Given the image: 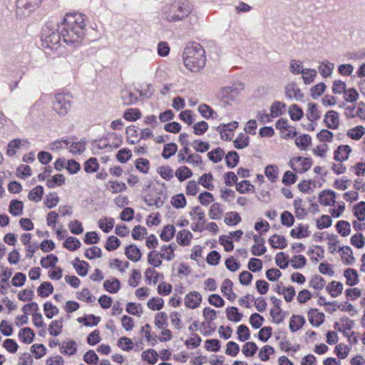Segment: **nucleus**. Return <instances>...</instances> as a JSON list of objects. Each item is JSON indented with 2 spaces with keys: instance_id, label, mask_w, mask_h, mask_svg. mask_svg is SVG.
<instances>
[{
  "instance_id": "obj_60",
  "label": "nucleus",
  "mask_w": 365,
  "mask_h": 365,
  "mask_svg": "<svg viewBox=\"0 0 365 365\" xmlns=\"http://www.w3.org/2000/svg\"><path fill=\"white\" fill-rule=\"evenodd\" d=\"M43 190L41 185H37L29 192L28 198L36 202H40L43 197Z\"/></svg>"
},
{
  "instance_id": "obj_61",
  "label": "nucleus",
  "mask_w": 365,
  "mask_h": 365,
  "mask_svg": "<svg viewBox=\"0 0 365 365\" xmlns=\"http://www.w3.org/2000/svg\"><path fill=\"white\" fill-rule=\"evenodd\" d=\"M53 292V285L48 282H44L41 284L37 289L38 296L41 297H47Z\"/></svg>"
},
{
  "instance_id": "obj_63",
  "label": "nucleus",
  "mask_w": 365,
  "mask_h": 365,
  "mask_svg": "<svg viewBox=\"0 0 365 365\" xmlns=\"http://www.w3.org/2000/svg\"><path fill=\"white\" fill-rule=\"evenodd\" d=\"M334 137V133L329 130L325 128L321 130L317 134V140L321 143H324V144L326 143H331L333 141Z\"/></svg>"
},
{
  "instance_id": "obj_13",
  "label": "nucleus",
  "mask_w": 365,
  "mask_h": 365,
  "mask_svg": "<svg viewBox=\"0 0 365 365\" xmlns=\"http://www.w3.org/2000/svg\"><path fill=\"white\" fill-rule=\"evenodd\" d=\"M202 301L201 294L197 291L188 292L184 297V304L190 309H195L200 307Z\"/></svg>"
},
{
  "instance_id": "obj_25",
  "label": "nucleus",
  "mask_w": 365,
  "mask_h": 365,
  "mask_svg": "<svg viewBox=\"0 0 365 365\" xmlns=\"http://www.w3.org/2000/svg\"><path fill=\"white\" fill-rule=\"evenodd\" d=\"M141 360L148 364H155L159 358L158 353L153 349H148L141 353Z\"/></svg>"
},
{
  "instance_id": "obj_2",
  "label": "nucleus",
  "mask_w": 365,
  "mask_h": 365,
  "mask_svg": "<svg viewBox=\"0 0 365 365\" xmlns=\"http://www.w3.org/2000/svg\"><path fill=\"white\" fill-rule=\"evenodd\" d=\"M182 58L187 70L199 72L205 65V51L200 44L193 43L185 48Z\"/></svg>"
},
{
  "instance_id": "obj_34",
  "label": "nucleus",
  "mask_w": 365,
  "mask_h": 365,
  "mask_svg": "<svg viewBox=\"0 0 365 365\" xmlns=\"http://www.w3.org/2000/svg\"><path fill=\"white\" fill-rule=\"evenodd\" d=\"M365 135V128L362 125L349 129L346 132V136L354 140H359Z\"/></svg>"
},
{
  "instance_id": "obj_4",
  "label": "nucleus",
  "mask_w": 365,
  "mask_h": 365,
  "mask_svg": "<svg viewBox=\"0 0 365 365\" xmlns=\"http://www.w3.org/2000/svg\"><path fill=\"white\" fill-rule=\"evenodd\" d=\"M61 33L56 31V26L48 23L43 29L41 35L42 46L53 51L58 49L61 41Z\"/></svg>"
},
{
  "instance_id": "obj_39",
  "label": "nucleus",
  "mask_w": 365,
  "mask_h": 365,
  "mask_svg": "<svg viewBox=\"0 0 365 365\" xmlns=\"http://www.w3.org/2000/svg\"><path fill=\"white\" fill-rule=\"evenodd\" d=\"M198 112L206 119L217 118V113L208 105L202 103L197 108Z\"/></svg>"
},
{
  "instance_id": "obj_32",
  "label": "nucleus",
  "mask_w": 365,
  "mask_h": 365,
  "mask_svg": "<svg viewBox=\"0 0 365 365\" xmlns=\"http://www.w3.org/2000/svg\"><path fill=\"white\" fill-rule=\"evenodd\" d=\"M290 235L293 238L302 239L309 235L308 227L304 225H299L291 230Z\"/></svg>"
},
{
  "instance_id": "obj_35",
  "label": "nucleus",
  "mask_w": 365,
  "mask_h": 365,
  "mask_svg": "<svg viewBox=\"0 0 365 365\" xmlns=\"http://www.w3.org/2000/svg\"><path fill=\"white\" fill-rule=\"evenodd\" d=\"M223 210L219 202L212 203L208 211V216L211 220H217L222 218Z\"/></svg>"
},
{
  "instance_id": "obj_3",
  "label": "nucleus",
  "mask_w": 365,
  "mask_h": 365,
  "mask_svg": "<svg viewBox=\"0 0 365 365\" xmlns=\"http://www.w3.org/2000/svg\"><path fill=\"white\" fill-rule=\"evenodd\" d=\"M192 11V5L187 1H182L165 6L163 10V16L169 21H178L186 18Z\"/></svg>"
},
{
  "instance_id": "obj_51",
  "label": "nucleus",
  "mask_w": 365,
  "mask_h": 365,
  "mask_svg": "<svg viewBox=\"0 0 365 365\" xmlns=\"http://www.w3.org/2000/svg\"><path fill=\"white\" fill-rule=\"evenodd\" d=\"M108 190L112 193H120L122 192H125L128 187L126 184L123 182L118 181V180H110L108 182Z\"/></svg>"
},
{
  "instance_id": "obj_45",
  "label": "nucleus",
  "mask_w": 365,
  "mask_h": 365,
  "mask_svg": "<svg viewBox=\"0 0 365 365\" xmlns=\"http://www.w3.org/2000/svg\"><path fill=\"white\" fill-rule=\"evenodd\" d=\"M35 334L31 328L25 327L19 332L20 340L25 344H31L34 338Z\"/></svg>"
},
{
  "instance_id": "obj_55",
  "label": "nucleus",
  "mask_w": 365,
  "mask_h": 365,
  "mask_svg": "<svg viewBox=\"0 0 365 365\" xmlns=\"http://www.w3.org/2000/svg\"><path fill=\"white\" fill-rule=\"evenodd\" d=\"M148 262L153 267H159L163 264V259L157 250H153L148 254Z\"/></svg>"
},
{
  "instance_id": "obj_10",
  "label": "nucleus",
  "mask_w": 365,
  "mask_h": 365,
  "mask_svg": "<svg viewBox=\"0 0 365 365\" xmlns=\"http://www.w3.org/2000/svg\"><path fill=\"white\" fill-rule=\"evenodd\" d=\"M307 317L312 327L318 328L324 323L326 316L319 309L311 307L307 311Z\"/></svg>"
},
{
  "instance_id": "obj_9",
  "label": "nucleus",
  "mask_w": 365,
  "mask_h": 365,
  "mask_svg": "<svg viewBox=\"0 0 365 365\" xmlns=\"http://www.w3.org/2000/svg\"><path fill=\"white\" fill-rule=\"evenodd\" d=\"M289 165L295 172L304 173L311 168L312 160L309 158L302 156L294 157L289 160Z\"/></svg>"
},
{
  "instance_id": "obj_21",
  "label": "nucleus",
  "mask_w": 365,
  "mask_h": 365,
  "mask_svg": "<svg viewBox=\"0 0 365 365\" xmlns=\"http://www.w3.org/2000/svg\"><path fill=\"white\" fill-rule=\"evenodd\" d=\"M343 275L346 279V284L349 287H354L359 282L358 272L354 268L346 269L344 271Z\"/></svg>"
},
{
  "instance_id": "obj_18",
  "label": "nucleus",
  "mask_w": 365,
  "mask_h": 365,
  "mask_svg": "<svg viewBox=\"0 0 365 365\" xmlns=\"http://www.w3.org/2000/svg\"><path fill=\"white\" fill-rule=\"evenodd\" d=\"M177 245L173 243L169 245H163L160 247V250L158 252H159L162 259L170 262L173 260L175 257V251Z\"/></svg>"
},
{
  "instance_id": "obj_11",
  "label": "nucleus",
  "mask_w": 365,
  "mask_h": 365,
  "mask_svg": "<svg viewBox=\"0 0 365 365\" xmlns=\"http://www.w3.org/2000/svg\"><path fill=\"white\" fill-rule=\"evenodd\" d=\"M323 123L329 129L338 130L341 125L340 114L334 110H329L324 115Z\"/></svg>"
},
{
  "instance_id": "obj_5",
  "label": "nucleus",
  "mask_w": 365,
  "mask_h": 365,
  "mask_svg": "<svg viewBox=\"0 0 365 365\" xmlns=\"http://www.w3.org/2000/svg\"><path fill=\"white\" fill-rule=\"evenodd\" d=\"M243 90V84L234 83L229 86L220 88L218 91L217 96L223 103L230 106L238 101L240 95Z\"/></svg>"
},
{
  "instance_id": "obj_33",
  "label": "nucleus",
  "mask_w": 365,
  "mask_h": 365,
  "mask_svg": "<svg viewBox=\"0 0 365 365\" xmlns=\"http://www.w3.org/2000/svg\"><path fill=\"white\" fill-rule=\"evenodd\" d=\"M311 144L312 138L308 134H301L295 138V145L301 150H306Z\"/></svg>"
},
{
  "instance_id": "obj_19",
  "label": "nucleus",
  "mask_w": 365,
  "mask_h": 365,
  "mask_svg": "<svg viewBox=\"0 0 365 365\" xmlns=\"http://www.w3.org/2000/svg\"><path fill=\"white\" fill-rule=\"evenodd\" d=\"M285 94L287 98L296 100L302 99L304 97V94L302 93V91L294 82L289 83L285 86Z\"/></svg>"
},
{
  "instance_id": "obj_23",
  "label": "nucleus",
  "mask_w": 365,
  "mask_h": 365,
  "mask_svg": "<svg viewBox=\"0 0 365 365\" xmlns=\"http://www.w3.org/2000/svg\"><path fill=\"white\" fill-rule=\"evenodd\" d=\"M326 290L331 297L336 298L342 294L344 285L341 282L334 280L327 285Z\"/></svg>"
},
{
  "instance_id": "obj_14",
  "label": "nucleus",
  "mask_w": 365,
  "mask_h": 365,
  "mask_svg": "<svg viewBox=\"0 0 365 365\" xmlns=\"http://www.w3.org/2000/svg\"><path fill=\"white\" fill-rule=\"evenodd\" d=\"M351 152L352 149L349 145H341L334 151L333 158L336 162H345L348 160Z\"/></svg>"
},
{
  "instance_id": "obj_40",
  "label": "nucleus",
  "mask_w": 365,
  "mask_h": 365,
  "mask_svg": "<svg viewBox=\"0 0 365 365\" xmlns=\"http://www.w3.org/2000/svg\"><path fill=\"white\" fill-rule=\"evenodd\" d=\"M125 311L130 315L140 317L143 314L142 305L136 302H128L125 306Z\"/></svg>"
},
{
  "instance_id": "obj_54",
  "label": "nucleus",
  "mask_w": 365,
  "mask_h": 365,
  "mask_svg": "<svg viewBox=\"0 0 365 365\" xmlns=\"http://www.w3.org/2000/svg\"><path fill=\"white\" fill-rule=\"evenodd\" d=\"M334 68V63H332L329 61H327L321 63L318 67L319 73L324 78H327V77L331 76Z\"/></svg>"
},
{
  "instance_id": "obj_59",
  "label": "nucleus",
  "mask_w": 365,
  "mask_h": 365,
  "mask_svg": "<svg viewBox=\"0 0 365 365\" xmlns=\"http://www.w3.org/2000/svg\"><path fill=\"white\" fill-rule=\"evenodd\" d=\"M307 264V259L302 255H294L289 259V264L294 269H302Z\"/></svg>"
},
{
  "instance_id": "obj_36",
  "label": "nucleus",
  "mask_w": 365,
  "mask_h": 365,
  "mask_svg": "<svg viewBox=\"0 0 365 365\" xmlns=\"http://www.w3.org/2000/svg\"><path fill=\"white\" fill-rule=\"evenodd\" d=\"M202 314L204 319L203 323L207 325H210L217 317V311L210 307L203 308Z\"/></svg>"
},
{
  "instance_id": "obj_42",
  "label": "nucleus",
  "mask_w": 365,
  "mask_h": 365,
  "mask_svg": "<svg viewBox=\"0 0 365 365\" xmlns=\"http://www.w3.org/2000/svg\"><path fill=\"white\" fill-rule=\"evenodd\" d=\"M301 76L304 83L310 85L315 81L317 76V72L315 69L304 68Z\"/></svg>"
},
{
  "instance_id": "obj_47",
  "label": "nucleus",
  "mask_w": 365,
  "mask_h": 365,
  "mask_svg": "<svg viewBox=\"0 0 365 365\" xmlns=\"http://www.w3.org/2000/svg\"><path fill=\"white\" fill-rule=\"evenodd\" d=\"M103 287L110 293H116L120 288V283L118 279L111 278L103 282Z\"/></svg>"
},
{
  "instance_id": "obj_46",
  "label": "nucleus",
  "mask_w": 365,
  "mask_h": 365,
  "mask_svg": "<svg viewBox=\"0 0 365 365\" xmlns=\"http://www.w3.org/2000/svg\"><path fill=\"white\" fill-rule=\"evenodd\" d=\"M145 277L149 283L156 284L163 277V274L156 271L155 267H153L145 269Z\"/></svg>"
},
{
  "instance_id": "obj_7",
  "label": "nucleus",
  "mask_w": 365,
  "mask_h": 365,
  "mask_svg": "<svg viewBox=\"0 0 365 365\" xmlns=\"http://www.w3.org/2000/svg\"><path fill=\"white\" fill-rule=\"evenodd\" d=\"M43 0H17L16 15L19 18H24L37 9Z\"/></svg>"
},
{
  "instance_id": "obj_28",
  "label": "nucleus",
  "mask_w": 365,
  "mask_h": 365,
  "mask_svg": "<svg viewBox=\"0 0 365 365\" xmlns=\"http://www.w3.org/2000/svg\"><path fill=\"white\" fill-rule=\"evenodd\" d=\"M276 290L278 294L283 296L287 302H291L296 294L294 288L290 285L287 287L277 285Z\"/></svg>"
},
{
  "instance_id": "obj_48",
  "label": "nucleus",
  "mask_w": 365,
  "mask_h": 365,
  "mask_svg": "<svg viewBox=\"0 0 365 365\" xmlns=\"http://www.w3.org/2000/svg\"><path fill=\"white\" fill-rule=\"evenodd\" d=\"M175 175L180 182H183L192 176V172L188 167L183 165L175 170Z\"/></svg>"
},
{
  "instance_id": "obj_64",
  "label": "nucleus",
  "mask_w": 365,
  "mask_h": 365,
  "mask_svg": "<svg viewBox=\"0 0 365 365\" xmlns=\"http://www.w3.org/2000/svg\"><path fill=\"white\" fill-rule=\"evenodd\" d=\"M164 304V300L160 297H153L147 302V307L153 311L161 310Z\"/></svg>"
},
{
  "instance_id": "obj_20",
  "label": "nucleus",
  "mask_w": 365,
  "mask_h": 365,
  "mask_svg": "<svg viewBox=\"0 0 365 365\" xmlns=\"http://www.w3.org/2000/svg\"><path fill=\"white\" fill-rule=\"evenodd\" d=\"M253 239L255 244L251 249L252 255L255 256L264 255L267 251L266 247L264 246V240L259 235H255Z\"/></svg>"
},
{
  "instance_id": "obj_26",
  "label": "nucleus",
  "mask_w": 365,
  "mask_h": 365,
  "mask_svg": "<svg viewBox=\"0 0 365 365\" xmlns=\"http://www.w3.org/2000/svg\"><path fill=\"white\" fill-rule=\"evenodd\" d=\"M306 323L305 318L299 314H294L289 319V327L292 332H296L301 329Z\"/></svg>"
},
{
  "instance_id": "obj_22",
  "label": "nucleus",
  "mask_w": 365,
  "mask_h": 365,
  "mask_svg": "<svg viewBox=\"0 0 365 365\" xmlns=\"http://www.w3.org/2000/svg\"><path fill=\"white\" fill-rule=\"evenodd\" d=\"M325 240L327 241V249L331 254L338 252L341 247L339 246V240L338 236L333 233H329L326 235Z\"/></svg>"
},
{
  "instance_id": "obj_57",
  "label": "nucleus",
  "mask_w": 365,
  "mask_h": 365,
  "mask_svg": "<svg viewBox=\"0 0 365 365\" xmlns=\"http://www.w3.org/2000/svg\"><path fill=\"white\" fill-rule=\"evenodd\" d=\"M352 212L359 221L365 220V202L361 201L353 206Z\"/></svg>"
},
{
  "instance_id": "obj_53",
  "label": "nucleus",
  "mask_w": 365,
  "mask_h": 365,
  "mask_svg": "<svg viewBox=\"0 0 365 365\" xmlns=\"http://www.w3.org/2000/svg\"><path fill=\"white\" fill-rule=\"evenodd\" d=\"M157 173L165 180L170 181L173 178V170L168 165L160 166L156 170Z\"/></svg>"
},
{
  "instance_id": "obj_29",
  "label": "nucleus",
  "mask_w": 365,
  "mask_h": 365,
  "mask_svg": "<svg viewBox=\"0 0 365 365\" xmlns=\"http://www.w3.org/2000/svg\"><path fill=\"white\" fill-rule=\"evenodd\" d=\"M306 116L311 122L318 120L321 117V112L315 103L310 102L307 104Z\"/></svg>"
},
{
  "instance_id": "obj_62",
  "label": "nucleus",
  "mask_w": 365,
  "mask_h": 365,
  "mask_svg": "<svg viewBox=\"0 0 365 365\" xmlns=\"http://www.w3.org/2000/svg\"><path fill=\"white\" fill-rule=\"evenodd\" d=\"M337 308L341 311L349 313L351 316L359 314L358 309L349 302H344L337 305Z\"/></svg>"
},
{
  "instance_id": "obj_56",
  "label": "nucleus",
  "mask_w": 365,
  "mask_h": 365,
  "mask_svg": "<svg viewBox=\"0 0 365 365\" xmlns=\"http://www.w3.org/2000/svg\"><path fill=\"white\" fill-rule=\"evenodd\" d=\"M170 320L171 325L177 330H180L183 327V322L182 320V315L180 312L174 311L170 312Z\"/></svg>"
},
{
  "instance_id": "obj_16",
  "label": "nucleus",
  "mask_w": 365,
  "mask_h": 365,
  "mask_svg": "<svg viewBox=\"0 0 365 365\" xmlns=\"http://www.w3.org/2000/svg\"><path fill=\"white\" fill-rule=\"evenodd\" d=\"M342 263L345 265H352L356 259L354 256L353 250L349 246H342L338 251Z\"/></svg>"
},
{
  "instance_id": "obj_43",
  "label": "nucleus",
  "mask_w": 365,
  "mask_h": 365,
  "mask_svg": "<svg viewBox=\"0 0 365 365\" xmlns=\"http://www.w3.org/2000/svg\"><path fill=\"white\" fill-rule=\"evenodd\" d=\"M67 149L70 153L73 154H79L83 152L86 149L85 142L83 140L80 141H71L68 140Z\"/></svg>"
},
{
  "instance_id": "obj_52",
  "label": "nucleus",
  "mask_w": 365,
  "mask_h": 365,
  "mask_svg": "<svg viewBox=\"0 0 365 365\" xmlns=\"http://www.w3.org/2000/svg\"><path fill=\"white\" fill-rule=\"evenodd\" d=\"M288 114L292 120L299 121L304 116V111L297 104H292L289 107Z\"/></svg>"
},
{
  "instance_id": "obj_30",
  "label": "nucleus",
  "mask_w": 365,
  "mask_h": 365,
  "mask_svg": "<svg viewBox=\"0 0 365 365\" xmlns=\"http://www.w3.org/2000/svg\"><path fill=\"white\" fill-rule=\"evenodd\" d=\"M192 237V234L189 230H182L178 232L176 241L181 246H187L191 243Z\"/></svg>"
},
{
  "instance_id": "obj_17",
  "label": "nucleus",
  "mask_w": 365,
  "mask_h": 365,
  "mask_svg": "<svg viewBox=\"0 0 365 365\" xmlns=\"http://www.w3.org/2000/svg\"><path fill=\"white\" fill-rule=\"evenodd\" d=\"M220 291L223 296L230 302H234L237 298V295L233 291V283L229 279H226L222 282Z\"/></svg>"
},
{
  "instance_id": "obj_24",
  "label": "nucleus",
  "mask_w": 365,
  "mask_h": 365,
  "mask_svg": "<svg viewBox=\"0 0 365 365\" xmlns=\"http://www.w3.org/2000/svg\"><path fill=\"white\" fill-rule=\"evenodd\" d=\"M125 256L132 262H137L142 258L140 249L134 245H128L125 249Z\"/></svg>"
},
{
  "instance_id": "obj_1",
  "label": "nucleus",
  "mask_w": 365,
  "mask_h": 365,
  "mask_svg": "<svg viewBox=\"0 0 365 365\" xmlns=\"http://www.w3.org/2000/svg\"><path fill=\"white\" fill-rule=\"evenodd\" d=\"M86 16L79 12L67 13L62 19L58 29L63 41L69 46L78 47L83 44L87 33Z\"/></svg>"
},
{
  "instance_id": "obj_31",
  "label": "nucleus",
  "mask_w": 365,
  "mask_h": 365,
  "mask_svg": "<svg viewBox=\"0 0 365 365\" xmlns=\"http://www.w3.org/2000/svg\"><path fill=\"white\" fill-rule=\"evenodd\" d=\"M269 245L274 249H284L287 246L286 238L279 235H274L269 239Z\"/></svg>"
},
{
  "instance_id": "obj_27",
  "label": "nucleus",
  "mask_w": 365,
  "mask_h": 365,
  "mask_svg": "<svg viewBox=\"0 0 365 365\" xmlns=\"http://www.w3.org/2000/svg\"><path fill=\"white\" fill-rule=\"evenodd\" d=\"M27 143H28L26 140H21L19 138H15L11 140L8 143L6 154L9 156H14L19 149H20L22 146L25 145Z\"/></svg>"
},
{
  "instance_id": "obj_12",
  "label": "nucleus",
  "mask_w": 365,
  "mask_h": 365,
  "mask_svg": "<svg viewBox=\"0 0 365 365\" xmlns=\"http://www.w3.org/2000/svg\"><path fill=\"white\" fill-rule=\"evenodd\" d=\"M276 128L280 131L281 137L284 139L292 138L297 134L295 128L289 125L288 120L284 118L277 120Z\"/></svg>"
},
{
  "instance_id": "obj_37",
  "label": "nucleus",
  "mask_w": 365,
  "mask_h": 365,
  "mask_svg": "<svg viewBox=\"0 0 365 365\" xmlns=\"http://www.w3.org/2000/svg\"><path fill=\"white\" fill-rule=\"evenodd\" d=\"M227 318L229 321L239 322L243 317V314L240 312L235 307H228L225 310Z\"/></svg>"
},
{
  "instance_id": "obj_8",
  "label": "nucleus",
  "mask_w": 365,
  "mask_h": 365,
  "mask_svg": "<svg viewBox=\"0 0 365 365\" xmlns=\"http://www.w3.org/2000/svg\"><path fill=\"white\" fill-rule=\"evenodd\" d=\"M189 215L191 220L193 221L191 229L195 232H202L205 223V217L202 208L200 206L192 207L189 212Z\"/></svg>"
},
{
  "instance_id": "obj_6",
  "label": "nucleus",
  "mask_w": 365,
  "mask_h": 365,
  "mask_svg": "<svg viewBox=\"0 0 365 365\" xmlns=\"http://www.w3.org/2000/svg\"><path fill=\"white\" fill-rule=\"evenodd\" d=\"M73 97L68 93H58L55 96L53 110L59 115H65L70 110Z\"/></svg>"
},
{
  "instance_id": "obj_58",
  "label": "nucleus",
  "mask_w": 365,
  "mask_h": 365,
  "mask_svg": "<svg viewBox=\"0 0 365 365\" xmlns=\"http://www.w3.org/2000/svg\"><path fill=\"white\" fill-rule=\"evenodd\" d=\"M337 232L342 237H347L351 233V225L345 220H340L336 225Z\"/></svg>"
},
{
  "instance_id": "obj_50",
  "label": "nucleus",
  "mask_w": 365,
  "mask_h": 365,
  "mask_svg": "<svg viewBox=\"0 0 365 365\" xmlns=\"http://www.w3.org/2000/svg\"><path fill=\"white\" fill-rule=\"evenodd\" d=\"M58 261V257L53 255H48L46 257H43L41 259L40 264L42 267L45 269L53 268L56 266Z\"/></svg>"
},
{
  "instance_id": "obj_38",
  "label": "nucleus",
  "mask_w": 365,
  "mask_h": 365,
  "mask_svg": "<svg viewBox=\"0 0 365 365\" xmlns=\"http://www.w3.org/2000/svg\"><path fill=\"white\" fill-rule=\"evenodd\" d=\"M351 351V348L346 344L341 343L336 344L334 347V352L338 359H345L348 357Z\"/></svg>"
},
{
  "instance_id": "obj_49",
  "label": "nucleus",
  "mask_w": 365,
  "mask_h": 365,
  "mask_svg": "<svg viewBox=\"0 0 365 365\" xmlns=\"http://www.w3.org/2000/svg\"><path fill=\"white\" fill-rule=\"evenodd\" d=\"M170 204L176 209L184 208L187 205V200L182 193L176 194L171 197Z\"/></svg>"
},
{
  "instance_id": "obj_15",
  "label": "nucleus",
  "mask_w": 365,
  "mask_h": 365,
  "mask_svg": "<svg viewBox=\"0 0 365 365\" xmlns=\"http://www.w3.org/2000/svg\"><path fill=\"white\" fill-rule=\"evenodd\" d=\"M336 194L333 190H324L319 192L318 196V202L321 205L328 207L334 204Z\"/></svg>"
},
{
  "instance_id": "obj_44",
  "label": "nucleus",
  "mask_w": 365,
  "mask_h": 365,
  "mask_svg": "<svg viewBox=\"0 0 365 365\" xmlns=\"http://www.w3.org/2000/svg\"><path fill=\"white\" fill-rule=\"evenodd\" d=\"M297 187L302 192L309 194L314 192L317 187V183L312 180H302L298 184Z\"/></svg>"
},
{
  "instance_id": "obj_41",
  "label": "nucleus",
  "mask_w": 365,
  "mask_h": 365,
  "mask_svg": "<svg viewBox=\"0 0 365 365\" xmlns=\"http://www.w3.org/2000/svg\"><path fill=\"white\" fill-rule=\"evenodd\" d=\"M213 181L214 177L211 173H205L198 179V183L208 190H212L215 188Z\"/></svg>"
}]
</instances>
